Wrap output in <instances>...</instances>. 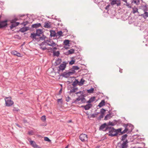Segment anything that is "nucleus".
Wrapping results in <instances>:
<instances>
[{
    "instance_id": "f257e3e1",
    "label": "nucleus",
    "mask_w": 148,
    "mask_h": 148,
    "mask_svg": "<svg viewBox=\"0 0 148 148\" xmlns=\"http://www.w3.org/2000/svg\"><path fill=\"white\" fill-rule=\"evenodd\" d=\"M138 15L144 19L148 17V5L145 3H142L139 6Z\"/></svg>"
},
{
    "instance_id": "f03ea898",
    "label": "nucleus",
    "mask_w": 148,
    "mask_h": 148,
    "mask_svg": "<svg viewBox=\"0 0 148 148\" xmlns=\"http://www.w3.org/2000/svg\"><path fill=\"white\" fill-rule=\"evenodd\" d=\"M43 32L41 29H38L36 30V33H32L31 34L30 37L32 39H35L36 40H38L39 38L36 37V36H40V34H42Z\"/></svg>"
},
{
    "instance_id": "7ed1b4c3",
    "label": "nucleus",
    "mask_w": 148,
    "mask_h": 148,
    "mask_svg": "<svg viewBox=\"0 0 148 148\" xmlns=\"http://www.w3.org/2000/svg\"><path fill=\"white\" fill-rule=\"evenodd\" d=\"M123 126H124V127H125V128L124 129V130L122 132H121V134H125V133L127 132L129 130V129L128 127V126L129 127H131V131H132L134 128L133 126L131 124H124Z\"/></svg>"
},
{
    "instance_id": "20e7f679",
    "label": "nucleus",
    "mask_w": 148,
    "mask_h": 148,
    "mask_svg": "<svg viewBox=\"0 0 148 148\" xmlns=\"http://www.w3.org/2000/svg\"><path fill=\"white\" fill-rule=\"evenodd\" d=\"M6 106L8 107L12 106L14 102L11 100V97H6L5 99Z\"/></svg>"
},
{
    "instance_id": "39448f33",
    "label": "nucleus",
    "mask_w": 148,
    "mask_h": 148,
    "mask_svg": "<svg viewBox=\"0 0 148 148\" xmlns=\"http://www.w3.org/2000/svg\"><path fill=\"white\" fill-rule=\"evenodd\" d=\"M108 130L109 131V134H113V133L114 132L115 133L116 130L113 127H112L109 126H108L106 128V130L105 131Z\"/></svg>"
},
{
    "instance_id": "423d86ee",
    "label": "nucleus",
    "mask_w": 148,
    "mask_h": 148,
    "mask_svg": "<svg viewBox=\"0 0 148 148\" xmlns=\"http://www.w3.org/2000/svg\"><path fill=\"white\" fill-rule=\"evenodd\" d=\"M66 64L67 63L66 62H63L62 63L60 64L59 66L58 71H60V70L63 71L66 68Z\"/></svg>"
},
{
    "instance_id": "0eeeda50",
    "label": "nucleus",
    "mask_w": 148,
    "mask_h": 148,
    "mask_svg": "<svg viewBox=\"0 0 148 148\" xmlns=\"http://www.w3.org/2000/svg\"><path fill=\"white\" fill-rule=\"evenodd\" d=\"M122 129L121 128L116 130L115 133H114V134H109L108 135L109 136H111V137L116 136L118 133H121V132H122Z\"/></svg>"
},
{
    "instance_id": "6e6552de",
    "label": "nucleus",
    "mask_w": 148,
    "mask_h": 148,
    "mask_svg": "<svg viewBox=\"0 0 148 148\" xmlns=\"http://www.w3.org/2000/svg\"><path fill=\"white\" fill-rule=\"evenodd\" d=\"M128 142L127 140L123 141L120 146H119L120 148H127L128 147L127 143Z\"/></svg>"
},
{
    "instance_id": "1a4fd4ad",
    "label": "nucleus",
    "mask_w": 148,
    "mask_h": 148,
    "mask_svg": "<svg viewBox=\"0 0 148 148\" xmlns=\"http://www.w3.org/2000/svg\"><path fill=\"white\" fill-rule=\"evenodd\" d=\"M7 21L6 20L1 21L0 22V29L5 27L8 25Z\"/></svg>"
},
{
    "instance_id": "9d476101",
    "label": "nucleus",
    "mask_w": 148,
    "mask_h": 148,
    "mask_svg": "<svg viewBox=\"0 0 148 148\" xmlns=\"http://www.w3.org/2000/svg\"><path fill=\"white\" fill-rule=\"evenodd\" d=\"M79 138L82 141H84L87 138V135L84 134H82L80 135Z\"/></svg>"
},
{
    "instance_id": "9b49d317",
    "label": "nucleus",
    "mask_w": 148,
    "mask_h": 148,
    "mask_svg": "<svg viewBox=\"0 0 148 148\" xmlns=\"http://www.w3.org/2000/svg\"><path fill=\"white\" fill-rule=\"evenodd\" d=\"M30 144L34 148H41L40 147L37 145L35 142L33 140H31L29 141Z\"/></svg>"
},
{
    "instance_id": "f8f14e48",
    "label": "nucleus",
    "mask_w": 148,
    "mask_h": 148,
    "mask_svg": "<svg viewBox=\"0 0 148 148\" xmlns=\"http://www.w3.org/2000/svg\"><path fill=\"white\" fill-rule=\"evenodd\" d=\"M92 106V104H88L85 106H82L81 107L82 108H84L85 110H88L91 108Z\"/></svg>"
},
{
    "instance_id": "ddd939ff",
    "label": "nucleus",
    "mask_w": 148,
    "mask_h": 148,
    "mask_svg": "<svg viewBox=\"0 0 148 148\" xmlns=\"http://www.w3.org/2000/svg\"><path fill=\"white\" fill-rule=\"evenodd\" d=\"M44 27L46 28H50L51 27V23L49 21L46 22L44 23Z\"/></svg>"
},
{
    "instance_id": "4468645a",
    "label": "nucleus",
    "mask_w": 148,
    "mask_h": 148,
    "mask_svg": "<svg viewBox=\"0 0 148 148\" xmlns=\"http://www.w3.org/2000/svg\"><path fill=\"white\" fill-rule=\"evenodd\" d=\"M11 53L12 54L18 57H21L22 56V55L21 54L15 51H12L11 52Z\"/></svg>"
},
{
    "instance_id": "2eb2a0df",
    "label": "nucleus",
    "mask_w": 148,
    "mask_h": 148,
    "mask_svg": "<svg viewBox=\"0 0 148 148\" xmlns=\"http://www.w3.org/2000/svg\"><path fill=\"white\" fill-rule=\"evenodd\" d=\"M107 124L105 123H103V124H102L101 125L99 128V130H103V129L104 128H106V127L108 126ZM106 130V129L105 130ZM105 131V130H104Z\"/></svg>"
},
{
    "instance_id": "dca6fc26",
    "label": "nucleus",
    "mask_w": 148,
    "mask_h": 148,
    "mask_svg": "<svg viewBox=\"0 0 148 148\" xmlns=\"http://www.w3.org/2000/svg\"><path fill=\"white\" fill-rule=\"evenodd\" d=\"M75 50L73 49H71L67 51L66 52L65 54L66 55H68L69 54H73L74 53Z\"/></svg>"
},
{
    "instance_id": "f3484780",
    "label": "nucleus",
    "mask_w": 148,
    "mask_h": 148,
    "mask_svg": "<svg viewBox=\"0 0 148 148\" xmlns=\"http://www.w3.org/2000/svg\"><path fill=\"white\" fill-rule=\"evenodd\" d=\"M50 36L51 37H54L55 36L57 37L58 36L57 34L56 33V32L55 31L53 30H50Z\"/></svg>"
},
{
    "instance_id": "a211bd4d",
    "label": "nucleus",
    "mask_w": 148,
    "mask_h": 148,
    "mask_svg": "<svg viewBox=\"0 0 148 148\" xmlns=\"http://www.w3.org/2000/svg\"><path fill=\"white\" fill-rule=\"evenodd\" d=\"M41 24L40 23H38L33 24L32 25V27L33 28H37L41 26Z\"/></svg>"
},
{
    "instance_id": "6ab92c4d",
    "label": "nucleus",
    "mask_w": 148,
    "mask_h": 148,
    "mask_svg": "<svg viewBox=\"0 0 148 148\" xmlns=\"http://www.w3.org/2000/svg\"><path fill=\"white\" fill-rule=\"evenodd\" d=\"M29 29V27H23L20 29L19 31L24 32Z\"/></svg>"
},
{
    "instance_id": "aec40b11",
    "label": "nucleus",
    "mask_w": 148,
    "mask_h": 148,
    "mask_svg": "<svg viewBox=\"0 0 148 148\" xmlns=\"http://www.w3.org/2000/svg\"><path fill=\"white\" fill-rule=\"evenodd\" d=\"M51 42H50V43H47V45H48L54 47L56 45V44L53 41L51 40Z\"/></svg>"
},
{
    "instance_id": "412c9836",
    "label": "nucleus",
    "mask_w": 148,
    "mask_h": 148,
    "mask_svg": "<svg viewBox=\"0 0 148 148\" xmlns=\"http://www.w3.org/2000/svg\"><path fill=\"white\" fill-rule=\"evenodd\" d=\"M105 105V101L104 100H102L99 103V105H98V106H99V107H101L103 106H104Z\"/></svg>"
},
{
    "instance_id": "4be33fe9",
    "label": "nucleus",
    "mask_w": 148,
    "mask_h": 148,
    "mask_svg": "<svg viewBox=\"0 0 148 148\" xmlns=\"http://www.w3.org/2000/svg\"><path fill=\"white\" fill-rule=\"evenodd\" d=\"M61 75L63 77L66 78L68 77L69 76V75H68V73L66 72H64Z\"/></svg>"
},
{
    "instance_id": "5701e85b",
    "label": "nucleus",
    "mask_w": 148,
    "mask_h": 148,
    "mask_svg": "<svg viewBox=\"0 0 148 148\" xmlns=\"http://www.w3.org/2000/svg\"><path fill=\"white\" fill-rule=\"evenodd\" d=\"M53 53L54 56H56L58 57L59 56L60 52L59 51H53Z\"/></svg>"
},
{
    "instance_id": "b1692460",
    "label": "nucleus",
    "mask_w": 148,
    "mask_h": 148,
    "mask_svg": "<svg viewBox=\"0 0 148 148\" xmlns=\"http://www.w3.org/2000/svg\"><path fill=\"white\" fill-rule=\"evenodd\" d=\"M112 114H107L105 117L104 120H107L109 119H110L111 117Z\"/></svg>"
},
{
    "instance_id": "393cba45",
    "label": "nucleus",
    "mask_w": 148,
    "mask_h": 148,
    "mask_svg": "<svg viewBox=\"0 0 148 148\" xmlns=\"http://www.w3.org/2000/svg\"><path fill=\"white\" fill-rule=\"evenodd\" d=\"M42 36H39V38L38 40H45V38H47V37L46 36H45L43 34H42Z\"/></svg>"
},
{
    "instance_id": "a878e982",
    "label": "nucleus",
    "mask_w": 148,
    "mask_h": 148,
    "mask_svg": "<svg viewBox=\"0 0 148 148\" xmlns=\"http://www.w3.org/2000/svg\"><path fill=\"white\" fill-rule=\"evenodd\" d=\"M133 11L132 12L133 14H135L136 13L138 12V13L139 11H138V9L136 7H134L132 8Z\"/></svg>"
},
{
    "instance_id": "bb28decb",
    "label": "nucleus",
    "mask_w": 148,
    "mask_h": 148,
    "mask_svg": "<svg viewBox=\"0 0 148 148\" xmlns=\"http://www.w3.org/2000/svg\"><path fill=\"white\" fill-rule=\"evenodd\" d=\"M79 83V81L78 80L75 79L74 81L72 84V85L73 87H74Z\"/></svg>"
},
{
    "instance_id": "cd10ccee",
    "label": "nucleus",
    "mask_w": 148,
    "mask_h": 148,
    "mask_svg": "<svg viewBox=\"0 0 148 148\" xmlns=\"http://www.w3.org/2000/svg\"><path fill=\"white\" fill-rule=\"evenodd\" d=\"M127 136V134H125L121 136V140L122 141H125L124 140L126 139Z\"/></svg>"
},
{
    "instance_id": "c85d7f7f",
    "label": "nucleus",
    "mask_w": 148,
    "mask_h": 148,
    "mask_svg": "<svg viewBox=\"0 0 148 148\" xmlns=\"http://www.w3.org/2000/svg\"><path fill=\"white\" fill-rule=\"evenodd\" d=\"M85 80L82 78L81 79L79 82V86H82L84 84Z\"/></svg>"
},
{
    "instance_id": "c756f323",
    "label": "nucleus",
    "mask_w": 148,
    "mask_h": 148,
    "mask_svg": "<svg viewBox=\"0 0 148 148\" xmlns=\"http://www.w3.org/2000/svg\"><path fill=\"white\" fill-rule=\"evenodd\" d=\"M64 43L65 45H69V41L68 40H66L64 41Z\"/></svg>"
},
{
    "instance_id": "7c9ffc66",
    "label": "nucleus",
    "mask_w": 148,
    "mask_h": 148,
    "mask_svg": "<svg viewBox=\"0 0 148 148\" xmlns=\"http://www.w3.org/2000/svg\"><path fill=\"white\" fill-rule=\"evenodd\" d=\"M94 90V88H91L90 89L87 90V91L88 93H92Z\"/></svg>"
},
{
    "instance_id": "2f4dec72",
    "label": "nucleus",
    "mask_w": 148,
    "mask_h": 148,
    "mask_svg": "<svg viewBox=\"0 0 148 148\" xmlns=\"http://www.w3.org/2000/svg\"><path fill=\"white\" fill-rule=\"evenodd\" d=\"M62 34L63 33L61 31H60L58 32L57 34L58 36H59V37H60L63 36Z\"/></svg>"
},
{
    "instance_id": "473e14b6",
    "label": "nucleus",
    "mask_w": 148,
    "mask_h": 148,
    "mask_svg": "<svg viewBox=\"0 0 148 148\" xmlns=\"http://www.w3.org/2000/svg\"><path fill=\"white\" fill-rule=\"evenodd\" d=\"M79 69V68L77 66H73L72 68V70H77Z\"/></svg>"
},
{
    "instance_id": "72a5a7b5",
    "label": "nucleus",
    "mask_w": 148,
    "mask_h": 148,
    "mask_svg": "<svg viewBox=\"0 0 148 148\" xmlns=\"http://www.w3.org/2000/svg\"><path fill=\"white\" fill-rule=\"evenodd\" d=\"M140 2V0H133L132 3H134L136 4V5H138L139 4Z\"/></svg>"
},
{
    "instance_id": "f704fd0d",
    "label": "nucleus",
    "mask_w": 148,
    "mask_h": 148,
    "mask_svg": "<svg viewBox=\"0 0 148 148\" xmlns=\"http://www.w3.org/2000/svg\"><path fill=\"white\" fill-rule=\"evenodd\" d=\"M75 71L74 70H72V71L71 72H68V75H69V76H70L71 75L75 73Z\"/></svg>"
},
{
    "instance_id": "c9c22d12",
    "label": "nucleus",
    "mask_w": 148,
    "mask_h": 148,
    "mask_svg": "<svg viewBox=\"0 0 148 148\" xmlns=\"http://www.w3.org/2000/svg\"><path fill=\"white\" fill-rule=\"evenodd\" d=\"M106 110L103 108H102L100 110V113L101 114H103L104 115V113L105 112Z\"/></svg>"
},
{
    "instance_id": "e433bc0d",
    "label": "nucleus",
    "mask_w": 148,
    "mask_h": 148,
    "mask_svg": "<svg viewBox=\"0 0 148 148\" xmlns=\"http://www.w3.org/2000/svg\"><path fill=\"white\" fill-rule=\"evenodd\" d=\"M10 26V28L11 29H12L14 27L16 26V25H15V23H13Z\"/></svg>"
},
{
    "instance_id": "4c0bfd02",
    "label": "nucleus",
    "mask_w": 148,
    "mask_h": 148,
    "mask_svg": "<svg viewBox=\"0 0 148 148\" xmlns=\"http://www.w3.org/2000/svg\"><path fill=\"white\" fill-rule=\"evenodd\" d=\"M47 43L45 41H43V42H42L41 44L39 45L40 46H43L44 45H47Z\"/></svg>"
},
{
    "instance_id": "58836bf2",
    "label": "nucleus",
    "mask_w": 148,
    "mask_h": 148,
    "mask_svg": "<svg viewBox=\"0 0 148 148\" xmlns=\"http://www.w3.org/2000/svg\"><path fill=\"white\" fill-rule=\"evenodd\" d=\"M44 140L45 141H48L49 142H51V140L47 137H45L44 138Z\"/></svg>"
},
{
    "instance_id": "ea45409f",
    "label": "nucleus",
    "mask_w": 148,
    "mask_h": 148,
    "mask_svg": "<svg viewBox=\"0 0 148 148\" xmlns=\"http://www.w3.org/2000/svg\"><path fill=\"white\" fill-rule=\"evenodd\" d=\"M113 122H110V121L108 122V125H107L109 126V125H112V126H114L115 125V123L114 124H113Z\"/></svg>"
},
{
    "instance_id": "a19ab883",
    "label": "nucleus",
    "mask_w": 148,
    "mask_h": 148,
    "mask_svg": "<svg viewBox=\"0 0 148 148\" xmlns=\"http://www.w3.org/2000/svg\"><path fill=\"white\" fill-rule=\"evenodd\" d=\"M41 119L43 121H45L46 120V116L45 115L41 117Z\"/></svg>"
},
{
    "instance_id": "79ce46f5",
    "label": "nucleus",
    "mask_w": 148,
    "mask_h": 148,
    "mask_svg": "<svg viewBox=\"0 0 148 148\" xmlns=\"http://www.w3.org/2000/svg\"><path fill=\"white\" fill-rule=\"evenodd\" d=\"M97 116V114H96L95 113H94L90 115V117L91 118H94L95 117H96Z\"/></svg>"
},
{
    "instance_id": "37998d69",
    "label": "nucleus",
    "mask_w": 148,
    "mask_h": 148,
    "mask_svg": "<svg viewBox=\"0 0 148 148\" xmlns=\"http://www.w3.org/2000/svg\"><path fill=\"white\" fill-rule=\"evenodd\" d=\"M81 102L82 103H84L86 101V99L84 97H82V99H81Z\"/></svg>"
},
{
    "instance_id": "c03bdc74",
    "label": "nucleus",
    "mask_w": 148,
    "mask_h": 148,
    "mask_svg": "<svg viewBox=\"0 0 148 148\" xmlns=\"http://www.w3.org/2000/svg\"><path fill=\"white\" fill-rule=\"evenodd\" d=\"M95 97H92L90 99L91 102L94 101L95 100Z\"/></svg>"
},
{
    "instance_id": "a18cd8bd",
    "label": "nucleus",
    "mask_w": 148,
    "mask_h": 148,
    "mask_svg": "<svg viewBox=\"0 0 148 148\" xmlns=\"http://www.w3.org/2000/svg\"><path fill=\"white\" fill-rule=\"evenodd\" d=\"M75 60H72L69 63V64L70 65H72L74 64L75 62Z\"/></svg>"
},
{
    "instance_id": "49530a36",
    "label": "nucleus",
    "mask_w": 148,
    "mask_h": 148,
    "mask_svg": "<svg viewBox=\"0 0 148 148\" xmlns=\"http://www.w3.org/2000/svg\"><path fill=\"white\" fill-rule=\"evenodd\" d=\"M104 115L103 114H101L98 117V119L100 120L101 119L103 118L104 116Z\"/></svg>"
},
{
    "instance_id": "de8ad7c7",
    "label": "nucleus",
    "mask_w": 148,
    "mask_h": 148,
    "mask_svg": "<svg viewBox=\"0 0 148 148\" xmlns=\"http://www.w3.org/2000/svg\"><path fill=\"white\" fill-rule=\"evenodd\" d=\"M40 49H42L43 51H44V50L47 49V48L45 47H42L41 46L40 47Z\"/></svg>"
},
{
    "instance_id": "09e8293b",
    "label": "nucleus",
    "mask_w": 148,
    "mask_h": 148,
    "mask_svg": "<svg viewBox=\"0 0 148 148\" xmlns=\"http://www.w3.org/2000/svg\"><path fill=\"white\" fill-rule=\"evenodd\" d=\"M73 103H75L76 104H78L79 103L78 102V101H77L76 99L74 101H73L71 103V104H73Z\"/></svg>"
},
{
    "instance_id": "8fccbe9b",
    "label": "nucleus",
    "mask_w": 148,
    "mask_h": 148,
    "mask_svg": "<svg viewBox=\"0 0 148 148\" xmlns=\"http://www.w3.org/2000/svg\"><path fill=\"white\" fill-rule=\"evenodd\" d=\"M71 99V98L69 96H68L66 98V101L67 102L69 101Z\"/></svg>"
},
{
    "instance_id": "3c124183",
    "label": "nucleus",
    "mask_w": 148,
    "mask_h": 148,
    "mask_svg": "<svg viewBox=\"0 0 148 148\" xmlns=\"http://www.w3.org/2000/svg\"><path fill=\"white\" fill-rule=\"evenodd\" d=\"M126 3V5L129 8H131V5L129 4V3H128L127 1H126V2H125Z\"/></svg>"
},
{
    "instance_id": "603ef678",
    "label": "nucleus",
    "mask_w": 148,
    "mask_h": 148,
    "mask_svg": "<svg viewBox=\"0 0 148 148\" xmlns=\"http://www.w3.org/2000/svg\"><path fill=\"white\" fill-rule=\"evenodd\" d=\"M17 20V19L16 18H15L14 19L12 20L11 21V23H15L16 22V21Z\"/></svg>"
},
{
    "instance_id": "864d4df0",
    "label": "nucleus",
    "mask_w": 148,
    "mask_h": 148,
    "mask_svg": "<svg viewBox=\"0 0 148 148\" xmlns=\"http://www.w3.org/2000/svg\"><path fill=\"white\" fill-rule=\"evenodd\" d=\"M28 23V22L27 21H26L25 22H23L21 23V24L24 26H25Z\"/></svg>"
},
{
    "instance_id": "5fc2aeb1",
    "label": "nucleus",
    "mask_w": 148,
    "mask_h": 148,
    "mask_svg": "<svg viewBox=\"0 0 148 148\" xmlns=\"http://www.w3.org/2000/svg\"><path fill=\"white\" fill-rule=\"evenodd\" d=\"M75 92L76 91L75 90L74 88H73L70 90L69 91V93L70 94H71V93L74 92Z\"/></svg>"
},
{
    "instance_id": "6e6d98bb",
    "label": "nucleus",
    "mask_w": 148,
    "mask_h": 148,
    "mask_svg": "<svg viewBox=\"0 0 148 148\" xmlns=\"http://www.w3.org/2000/svg\"><path fill=\"white\" fill-rule=\"evenodd\" d=\"M82 99V97L81 96H79L76 99L77 101H79L80 100H81Z\"/></svg>"
},
{
    "instance_id": "4d7b16f0",
    "label": "nucleus",
    "mask_w": 148,
    "mask_h": 148,
    "mask_svg": "<svg viewBox=\"0 0 148 148\" xmlns=\"http://www.w3.org/2000/svg\"><path fill=\"white\" fill-rule=\"evenodd\" d=\"M57 102H60L61 103H62V99H58L57 100Z\"/></svg>"
},
{
    "instance_id": "13d9d810",
    "label": "nucleus",
    "mask_w": 148,
    "mask_h": 148,
    "mask_svg": "<svg viewBox=\"0 0 148 148\" xmlns=\"http://www.w3.org/2000/svg\"><path fill=\"white\" fill-rule=\"evenodd\" d=\"M83 93L84 92H83L80 96L82 97H84H84L86 96V95L83 94Z\"/></svg>"
},
{
    "instance_id": "bf43d9fd",
    "label": "nucleus",
    "mask_w": 148,
    "mask_h": 148,
    "mask_svg": "<svg viewBox=\"0 0 148 148\" xmlns=\"http://www.w3.org/2000/svg\"><path fill=\"white\" fill-rule=\"evenodd\" d=\"M110 5L109 4H108V5L106 7V8H105V9L106 10H108L110 6Z\"/></svg>"
},
{
    "instance_id": "052dcab7",
    "label": "nucleus",
    "mask_w": 148,
    "mask_h": 148,
    "mask_svg": "<svg viewBox=\"0 0 148 148\" xmlns=\"http://www.w3.org/2000/svg\"><path fill=\"white\" fill-rule=\"evenodd\" d=\"M57 49L56 47H54L53 48H51V49L53 50V51H55Z\"/></svg>"
},
{
    "instance_id": "680f3d73",
    "label": "nucleus",
    "mask_w": 148,
    "mask_h": 148,
    "mask_svg": "<svg viewBox=\"0 0 148 148\" xmlns=\"http://www.w3.org/2000/svg\"><path fill=\"white\" fill-rule=\"evenodd\" d=\"M69 45H67V46L65 45V46H64V47L65 49H69Z\"/></svg>"
},
{
    "instance_id": "e2e57ef3",
    "label": "nucleus",
    "mask_w": 148,
    "mask_h": 148,
    "mask_svg": "<svg viewBox=\"0 0 148 148\" xmlns=\"http://www.w3.org/2000/svg\"><path fill=\"white\" fill-rule=\"evenodd\" d=\"M13 110L14 111H18L19 110L18 109H16L15 108H14V109Z\"/></svg>"
},
{
    "instance_id": "0e129e2a",
    "label": "nucleus",
    "mask_w": 148,
    "mask_h": 148,
    "mask_svg": "<svg viewBox=\"0 0 148 148\" xmlns=\"http://www.w3.org/2000/svg\"><path fill=\"white\" fill-rule=\"evenodd\" d=\"M113 124L115 123V125L117 123V121L115 120H114V121H113Z\"/></svg>"
},
{
    "instance_id": "69168bd1",
    "label": "nucleus",
    "mask_w": 148,
    "mask_h": 148,
    "mask_svg": "<svg viewBox=\"0 0 148 148\" xmlns=\"http://www.w3.org/2000/svg\"><path fill=\"white\" fill-rule=\"evenodd\" d=\"M91 102H92L91 101L90 99H89V100L86 102L87 103H88V104H90Z\"/></svg>"
},
{
    "instance_id": "338daca9",
    "label": "nucleus",
    "mask_w": 148,
    "mask_h": 148,
    "mask_svg": "<svg viewBox=\"0 0 148 148\" xmlns=\"http://www.w3.org/2000/svg\"><path fill=\"white\" fill-rule=\"evenodd\" d=\"M83 92V91H82H82H79V92H77L76 93V94H79V93H80V94L82 93V94Z\"/></svg>"
},
{
    "instance_id": "774afa93",
    "label": "nucleus",
    "mask_w": 148,
    "mask_h": 148,
    "mask_svg": "<svg viewBox=\"0 0 148 148\" xmlns=\"http://www.w3.org/2000/svg\"><path fill=\"white\" fill-rule=\"evenodd\" d=\"M15 25H16V26H17L20 23L18 22H15Z\"/></svg>"
}]
</instances>
